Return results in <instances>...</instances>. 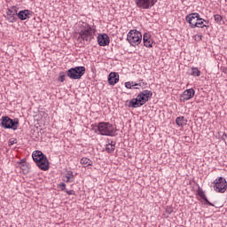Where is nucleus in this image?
I'll use <instances>...</instances> for the list:
<instances>
[{
	"mask_svg": "<svg viewBox=\"0 0 227 227\" xmlns=\"http://www.w3.org/2000/svg\"><path fill=\"white\" fill-rule=\"evenodd\" d=\"M67 184L74 182L75 176L72 170H68L65 176Z\"/></svg>",
	"mask_w": 227,
	"mask_h": 227,
	"instance_id": "21",
	"label": "nucleus"
},
{
	"mask_svg": "<svg viewBox=\"0 0 227 227\" xmlns=\"http://www.w3.org/2000/svg\"><path fill=\"white\" fill-rule=\"evenodd\" d=\"M91 129L100 136H108L110 137L116 136V128L110 122L102 121L98 124H91Z\"/></svg>",
	"mask_w": 227,
	"mask_h": 227,
	"instance_id": "2",
	"label": "nucleus"
},
{
	"mask_svg": "<svg viewBox=\"0 0 227 227\" xmlns=\"http://www.w3.org/2000/svg\"><path fill=\"white\" fill-rule=\"evenodd\" d=\"M204 22L208 23L207 20L199 16V20H197V23H195V27H207V25H205Z\"/></svg>",
	"mask_w": 227,
	"mask_h": 227,
	"instance_id": "23",
	"label": "nucleus"
},
{
	"mask_svg": "<svg viewBox=\"0 0 227 227\" xmlns=\"http://www.w3.org/2000/svg\"><path fill=\"white\" fill-rule=\"evenodd\" d=\"M132 86V82H125V88H127L128 90H134Z\"/></svg>",
	"mask_w": 227,
	"mask_h": 227,
	"instance_id": "27",
	"label": "nucleus"
},
{
	"mask_svg": "<svg viewBox=\"0 0 227 227\" xmlns=\"http://www.w3.org/2000/svg\"><path fill=\"white\" fill-rule=\"evenodd\" d=\"M201 38H203V35H196L194 36L195 42H201Z\"/></svg>",
	"mask_w": 227,
	"mask_h": 227,
	"instance_id": "29",
	"label": "nucleus"
},
{
	"mask_svg": "<svg viewBox=\"0 0 227 227\" xmlns=\"http://www.w3.org/2000/svg\"><path fill=\"white\" fill-rule=\"evenodd\" d=\"M31 15H33V12L27 9L20 11L19 13H17V17L20 19V20H27Z\"/></svg>",
	"mask_w": 227,
	"mask_h": 227,
	"instance_id": "13",
	"label": "nucleus"
},
{
	"mask_svg": "<svg viewBox=\"0 0 227 227\" xmlns=\"http://www.w3.org/2000/svg\"><path fill=\"white\" fill-rule=\"evenodd\" d=\"M222 139H223V141H225V139H227V135H226V133H223V134Z\"/></svg>",
	"mask_w": 227,
	"mask_h": 227,
	"instance_id": "33",
	"label": "nucleus"
},
{
	"mask_svg": "<svg viewBox=\"0 0 227 227\" xmlns=\"http://www.w3.org/2000/svg\"><path fill=\"white\" fill-rule=\"evenodd\" d=\"M66 192H67V194H68V196H74V190H67Z\"/></svg>",
	"mask_w": 227,
	"mask_h": 227,
	"instance_id": "31",
	"label": "nucleus"
},
{
	"mask_svg": "<svg viewBox=\"0 0 227 227\" xmlns=\"http://www.w3.org/2000/svg\"><path fill=\"white\" fill-rule=\"evenodd\" d=\"M17 12H19V7L12 6L9 8L6 12L5 20H8L11 24H13V22H17Z\"/></svg>",
	"mask_w": 227,
	"mask_h": 227,
	"instance_id": "9",
	"label": "nucleus"
},
{
	"mask_svg": "<svg viewBox=\"0 0 227 227\" xmlns=\"http://www.w3.org/2000/svg\"><path fill=\"white\" fill-rule=\"evenodd\" d=\"M120 81V74L118 73L112 72L108 75V83L111 86H114V84H117Z\"/></svg>",
	"mask_w": 227,
	"mask_h": 227,
	"instance_id": "15",
	"label": "nucleus"
},
{
	"mask_svg": "<svg viewBox=\"0 0 227 227\" xmlns=\"http://www.w3.org/2000/svg\"><path fill=\"white\" fill-rule=\"evenodd\" d=\"M115 148H116V142L111 141L106 145V152H107V153H113Z\"/></svg>",
	"mask_w": 227,
	"mask_h": 227,
	"instance_id": "19",
	"label": "nucleus"
},
{
	"mask_svg": "<svg viewBox=\"0 0 227 227\" xmlns=\"http://www.w3.org/2000/svg\"><path fill=\"white\" fill-rule=\"evenodd\" d=\"M14 142H11V145H13Z\"/></svg>",
	"mask_w": 227,
	"mask_h": 227,
	"instance_id": "34",
	"label": "nucleus"
},
{
	"mask_svg": "<svg viewBox=\"0 0 227 227\" xmlns=\"http://www.w3.org/2000/svg\"><path fill=\"white\" fill-rule=\"evenodd\" d=\"M142 40H143V35L141 34V32L136 29L129 30V32L127 35V42H129V43L132 45V47H136V45H139Z\"/></svg>",
	"mask_w": 227,
	"mask_h": 227,
	"instance_id": "5",
	"label": "nucleus"
},
{
	"mask_svg": "<svg viewBox=\"0 0 227 227\" xmlns=\"http://www.w3.org/2000/svg\"><path fill=\"white\" fill-rule=\"evenodd\" d=\"M195 94L196 90H194V89H187L181 95V100L183 102H187V100H191V98H193Z\"/></svg>",
	"mask_w": 227,
	"mask_h": 227,
	"instance_id": "12",
	"label": "nucleus"
},
{
	"mask_svg": "<svg viewBox=\"0 0 227 227\" xmlns=\"http://www.w3.org/2000/svg\"><path fill=\"white\" fill-rule=\"evenodd\" d=\"M176 123L178 127H184V125H187V121L185 117L180 116L176 119Z\"/></svg>",
	"mask_w": 227,
	"mask_h": 227,
	"instance_id": "22",
	"label": "nucleus"
},
{
	"mask_svg": "<svg viewBox=\"0 0 227 227\" xmlns=\"http://www.w3.org/2000/svg\"><path fill=\"white\" fill-rule=\"evenodd\" d=\"M214 17H215V22H217V24H221V22H223V16H221L219 14H215Z\"/></svg>",
	"mask_w": 227,
	"mask_h": 227,
	"instance_id": "26",
	"label": "nucleus"
},
{
	"mask_svg": "<svg viewBox=\"0 0 227 227\" xmlns=\"http://www.w3.org/2000/svg\"><path fill=\"white\" fill-rule=\"evenodd\" d=\"M199 20H200V13L198 12L190 13L185 17V20L186 22H188V24H190V27H192V29H194V27H196V24Z\"/></svg>",
	"mask_w": 227,
	"mask_h": 227,
	"instance_id": "10",
	"label": "nucleus"
},
{
	"mask_svg": "<svg viewBox=\"0 0 227 227\" xmlns=\"http://www.w3.org/2000/svg\"><path fill=\"white\" fill-rule=\"evenodd\" d=\"M143 42H144L145 47H147L148 49H152V47H153V43H155L153 42V39H152V36L148 33L144 34Z\"/></svg>",
	"mask_w": 227,
	"mask_h": 227,
	"instance_id": "14",
	"label": "nucleus"
},
{
	"mask_svg": "<svg viewBox=\"0 0 227 227\" xmlns=\"http://www.w3.org/2000/svg\"><path fill=\"white\" fill-rule=\"evenodd\" d=\"M0 127L2 129H11L12 130H17L19 129V118L14 120L9 116H3L1 118Z\"/></svg>",
	"mask_w": 227,
	"mask_h": 227,
	"instance_id": "6",
	"label": "nucleus"
},
{
	"mask_svg": "<svg viewBox=\"0 0 227 227\" xmlns=\"http://www.w3.org/2000/svg\"><path fill=\"white\" fill-rule=\"evenodd\" d=\"M190 75H192V77H200V75H201V71H200L198 67H192Z\"/></svg>",
	"mask_w": 227,
	"mask_h": 227,
	"instance_id": "24",
	"label": "nucleus"
},
{
	"mask_svg": "<svg viewBox=\"0 0 227 227\" xmlns=\"http://www.w3.org/2000/svg\"><path fill=\"white\" fill-rule=\"evenodd\" d=\"M65 77H67V73L65 74V72H60L58 81H59V82H65Z\"/></svg>",
	"mask_w": 227,
	"mask_h": 227,
	"instance_id": "25",
	"label": "nucleus"
},
{
	"mask_svg": "<svg viewBox=\"0 0 227 227\" xmlns=\"http://www.w3.org/2000/svg\"><path fill=\"white\" fill-rule=\"evenodd\" d=\"M86 72V67H75L68 69L66 72V75L69 77V79H74V80H79L82 75H84Z\"/></svg>",
	"mask_w": 227,
	"mask_h": 227,
	"instance_id": "7",
	"label": "nucleus"
},
{
	"mask_svg": "<svg viewBox=\"0 0 227 227\" xmlns=\"http://www.w3.org/2000/svg\"><path fill=\"white\" fill-rule=\"evenodd\" d=\"M32 158L36 166H38L42 171L49 170V160L47 159V156L42 153V151H35L32 153Z\"/></svg>",
	"mask_w": 227,
	"mask_h": 227,
	"instance_id": "4",
	"label": "nucleus"
},
{
	"mask_svg": "<svg viewBox=\"0 0 227 227\" xmlns=\"http://www.w3.org/2000/svg\"><path fill=\"white\" fill-rule=\"evenodd\" d=\"M80 164H82V166H83V168H88V166H93V161L89 159L88 157H82L80 160Z\"/></svg>",
	"mask_w": 227,
	"mask_h": 227,
	"instance_id": "18",
	"label": "nucleus"
},
{
	"mask_svg": "<svg viewBox=\"0 0 227 227\" xmlns=\"http://www.w3.org/2000/svg\"><path fill=\"white\" fill-rule=\"evenodd\" d=\"M159 0H151L150 1V8H152L153 6H155V4L158 2Z\"/></svg>",
	"mask_w": 227,
	"mask_h": 227,
	"instance_id": "32",
	"label": "nucleus"
},
{
	"mask_svg": "<svg viewBox=\"0 0 227 227\" xmlns=\"http://www.w3.org/2000/svg\"><path fill=\"white\" fill-rule=\"evenodd\" d=\"M20 169L27 175V173H29V167L27 166V163H26L25 160H21L20 162Z\"/></svg>",
	"mask_w": 227,
	"mask_h": 227,
	"instance_id": "20",
	"label": "nucleus"
},
{
	"mask_svg": "<svg viewBox=\"0 0 227 227\" xmlns=\"http://www.w3.org/2000/svg\"><path fill=\"white\" fill-rule=\"evenodd\" d=\"M153 95V92L152 90H143L140 92L136 98H132L131 100L129 101L128 107H133V108H137L141 107V106H145L150 98H152V96Z\"/></svg>",
	"mask_w": 227,
	"mask_h": 227,
	"instance_id": "3",
	"label": "nucleus"
},
{
	"mask_svg": "<svg viewBox=\"0 0 227 227\" xmlns=\"http://www.w3.org/2000/svg\"><path fill=\"white\" fill-rule=\"evenodd\" d=\"M131 86H132L133 90H139L138 87L135 88V86H141V83H136L134 82H131Z\"/></svg>",
	"mask_w": 227,
	"mask_h": 227,
	"instance_id": "30",
	"label": "nucleus"
},
{
	"mask_svg": "<svg viewBox=\"0 0 227 227\" xmlns=\"http://www.w3.org/2000/svg\"><path fill=\"white\" fill-rule=\"evenodd\" d=\"M78 40H82V42H90L95 38L97 28L89 25L87 22L80 21L78 22Z\"/></svg>",
	"mask_w": 227,
	"mask_h": 227,
	"instance_id": "1",
	"label": "nucleus"
},
{
	"mask_svg": "<svg viewBox=\"0 0 227 227\" xmlns=\"http://www.w3.org/2000/svg\"><path fill=\"white\" fill-rule=\"evenodd\" d=\"M137 8L142 10H150V0H136L135 1Z\"/></svg>",
	"mask_w": 227,
	"mask_h": 227,
	"instance_id": "17",
	"label": "nucleus"
},
{
	"mask_svg": "<svg viewBox=\"0 0 227 227\" xmlns=\"http://www.w3.org/2000/svg\"><path fill=\"white\" fill-rule=\"evenodd\" d=\"M197 196H200L201 200H205V205H209V207H214L212 202L208 201V199L207 198V194H205V191H203V188L200 186L198 187V190H197Z\"/></svg>",
	"mask_w": 227,
	"mask_h": 227,
	"instance_id": "16",
	"label": "nucleus"
},
{
	"mask_svg": "<svg viewBox=\"0 0 227 227\" xmlns=\"http://www.w3.org/2000/svg\"><path fill=\"white\" fill-rule=\"evenodd\" d=\"M59 189H60V191H65L67 189V184L65 183H60L59 184Z\"/></svg>",
	"mask_w": 227,
	"mask_h": 227,
	"instance_id": "28",
	"label": "nucleus"
},
{
	"mask_svg": "<svg viewBox=\"0 0 227 227\" xmlns=\"http://www.w3.org/2000/svg\"><path fill=\"white\" fill-rule=\"evenodd\" d=\"M98 43L100 47H106V45L111 43V39H109L107 34H99L98 35Z\"/></svg>",
	"mask_w": 227,
	"mask_h": 227,
	"instance_id": "11",
	"label": "nucleus"
},
{
	"mask_svg": "<svg viewBox=\"0 0 227 227\" xmlns=\"http://www.w3.org/2000/svg\"><path fill=\"white\" fill-rule=\"evenodd\" d=\"M213 184H214L213 189L215 192H220L222 194L226 192V187H227L226 178L220 176L215 179Z\"/></svg>",
	"mask_w": 227,
	"mask_h": 227,
	"instance_id": "8",
	"label": "nucleus"
}]
</instances>
